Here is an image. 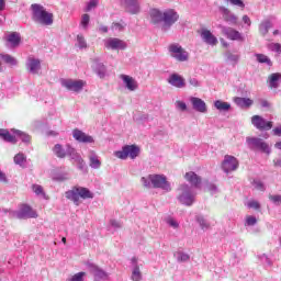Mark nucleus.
<instances>
[{"mask_svg": "<svg viewBox=\"0 0 281 281\" xmlns=\"http://www.w3.org/2000/svg\"><path fill=\"white\" fill-rule=\"evenodd\" d=\"M251 123L255 127H257L259 131H271L273 128V122L271 121H265L262 116L260 115H254L251 117Z\"/></svg>", "mask_w": 281, "mask_h": 281, "instance_id": "nucleus-10", "label": "nucleus"}, {"mask_svg": "<svg viewBox=\"0 0 281 281\" xmlns=\"http://www.w3.org/2000/svg\"><path fill=\"white\" fill-rule=\"evenodd\" d=\"M47 136H48V137H50V136H52V137H56V136H58V132H56V131H48V132H47Z\"/></svg>", "mask_w": 281, "mask_h": 281, "instance_id": "nucleus-58", "label": "nucleus"}, {"mask_svg": "<svg viewBox=\"0 0 281 281\" xmlns=\"http://www.w3.org/2000/svg\"><path fill=\"white\" fill-rule=\"evenodd\" d=\"M85 276H87V272H78L75 276H72V278L69 281H83L82 278H85Z\"/></svg>", "mask_w": 281, "mask_h": 281, "instance_id": "nucleus-42", "label": "nucleus"}, {"mask_svg": "<svg viewBox=\"0 0 281 281\" xmlns=\"http://www.w3.org/2000/svg\"><path fill=\"white\" fill-rule=\"evenodd\" d=\"M177 106L180 111H187L188 110V105L183 101H177Z\"/></svg>", "mask_w": 281, "mask_h": 281, "instance_id": "nucleus-51", "label": "nucleus"}, {"mask_svg": "<svg viewBox=\"0 0 281 281\" xmlns=\"http://www.w3.org/2000/svg\"><path fill=\"white\" fill-rule=\"evenodd\" d=\"M18 218H38V213L32 209L29 204L22 203L19 205V211L16 212Z\"/></svg>", "mask_w": 281, "mask_h": 281, "instance_id": "nucleus-8", "label": "nucleus"}, {"mask_svg": "<svg viewBox=\"0 0 281 281\" xmlns=\"http://www.w3.org/2000/svg\"><path fill=\"white\" fill-rule=\"evenodd\" d=\"M77 43H78V47H79L80 49L87 48V41L85 40V36L78 35V36H77Z\"/></svg>", "mask_w": 281, "mask_h": 281, "instance_id": "nucleus-39", "label": "nucleus"}, {"mask_svg": "<svg viewBox=\"0 0 281 281\" xmlns=\"http://www.w3.org/2000/svg\"><path fill=\"white\" fill-rule=\"evenodd\" d=\"M238 166L239 162L236 157L229 155L224 156V160L222 161V170H224L226 175H229V172L238 170Z\"/></svg>", "mask_w": 281, "mask_h": 281, "instance_id": "nucleus-6", "label": "nucleus"}, {"mask_svg": "<svg viewBox=\"0 0 281 281\" xmlns=\"http://www.w3.org/2000/svg\"><path fill=\"white\" fill-rule=\"evenodd\" d=\"M280 80H281L280 72H273L269 75L268 77L269 89H278V87H280V83H278Z\"/></svg>", "mask_w": 281, "mask_h": 281, "instance_id": "nucleus-19", "label": "nucleus"}, {"mask_svg": "<svg viewBox=\"0 0 281 281\" xmlns=\"http://www.w3.org/2000/svg\"><path fill=\"white\" fill-rule=\"evenodd\" d=\"M241 20L246 25H248V27L251 26V19L248 18V15H243Z\"/></svg>", "mask_w": 281, "mask_h": 281, "instance_id": "nucleus-55", "label": "nucleus"}, {"mask_svg": "<svg viewBox=\"0 0 281 281\" xmlns=\"http://www.w3.org/2000/svg\"><path fill=\"white\" fill-rule=\"evenodd\" d=\"M142 183L145 188H150V186H153V183L150 182V179H148V176L142 178Z\"/></svg>", "mask_w": 281, "mask_h": 281, "instance_id": "nucleus-50", "label": "nucleus"}, {"mask_svg": "<svg viewBox=\"0 0 281 281\" xmlns=\"http://www.w3.org/2000/svg\"><path fill=\"white\" fill-rule=\"evenodd\" d=\"M132 280L133 281H139L142 280V272L139 271V266H135L133 272H132Z\"/></svg>", "mask_w": 281, "mask_h": 281, "instance_id": "nucleus-35", "label": "nucleus"}, {"mask_svg": "<svg viewBox=\"0 0 281 281\" xmlns=\"http://www.w3.org/2000/svg\"><path fill=\"white\" fill-rule=\"evenodd\" d=\"M74 139L77 142H80L81 144H93V137L90 135H87L85 132L76 128L72 131Z\"/></svg>", "mask_w": 281, "mask_h": 281, "instance_id": "nucleus-14", "label": "nucleus"}, {"mask_svg": "<svg viewBox=\"0 0 281 281\" xmlns=\"http://www.w3.org/2000/svg\"><path fill=\"white\" fill-rule=\"evenodd\" d=\"M97 5H98V0H91V1L88 3L87 12H90V10H93V8H95Z\"/></svg>", "mask_w": 281, "mask_h": 281, "instance_id": "nucleus-52", "label": "nucleus"}, {"mask_svg": "<svg viewBox=\"0 0 281 281\" xmlns=\"http://www.w3.org/2000/svg\"><path fill=\"white\" fill-rule=\"evenodd\" d=\"M256 223H258V220H256V217L251 216V215H248L246 217V224L249 225V226H254L256 225Z\"/></svg>", "mask_w": 281, "mask_h": 281, "instance_id": "nucleus-46", "label": "nucleus"}, {"mask_svg": "<svg viewBox=\"0 0 281 281\" xmlns=\"http://www.w3.org/2000/svg\"><path fill=\"white\" fill-rule=\"evenodd\" d=\"M0 137L3 142H8L9 144H16V136L10 134V131L5 128H0Z\"/></svg>", "mask_w": 281, "mask_h": 281, "instance_id": "nucleus-22", "label": "nucleus"}, {"mask_svg": "<svg viewBox=\"0 0 281 281\" xmlns=\"http://www.w3.org/2000/svg\"><path fill=\"white\" fill-rule=\"evenodd\" d=\"M179 201L182 205H192L194 203V195L190 194V192H183L179 196Z\"/></svg>", "mask_w": 281, "mask_h": 281, "instance_id": "nucleus-27", "label": "nucleus"}, {"mask_svg": "<svg viewBox=\"0 0 281 281\" xmlns=\"http://www.w3.org/2000/svg\"><path fill=\"white\" fill-rule=\"evenodd\" d=\"M148 179L153 188L165 190V192H170V190H172L170 182H168V178L164 175H149Z\"/></svg>", "mask_w": 281, "mask_h": 281, "instance_id": "nucleus-3", "label": "nucleus"}, {"mask_svg": "<svg viewBox=\"0 0 281 281\" xmlns=\"http://www.w3.org/2000/svg\"><path fill=\"white\" fill-rule=\"evenodd\" d=\"M254 186L256 190H261V192H265V184L260 181H254Z\"/></svg>", "mask_w": 281, "mask_h": 281, "instance_id": "nucleus-53", "label": "nucleus"}, {"mask_svg": "<svg viewBox=\"0 0 281 281\" xmlns=\"http://www.w3.org/2000/svg\"><path fill=\"white\" fill-rule=\"evenodd\" d=\"M200 36L202 41L206 43V45H218V38H216V36H214V34H212V31L210 30L202 29L200 32Z\"/></svg>", "mask_w": 281, "mask_h": 281, "instance_id": "nucleus-11", "label": "nucleus"}, {"mask_svg": "<svg viewBox=\"0 0 281 281\" xmlns=\"http://www.w3.org/2000/svg\"><path fill=\"white\" fill-rule=\"evenodd\" d=\"M108 49H126V43L120 38L111 37L105 42Z\"/></svg>", "mask_w": 281, "mask_h": 281, "instance_id": "nucleus-16", "label": "nucleus"}, {"mask_svg": "<svg viewBox=\"0 0 281 281\" xmlns=\"http://www.w3.org/2000/svg\"><path fill=\"white\" fill-rule=\"evenodd\" d=\"M53 153L54 155L58 158V159H65V157H67V150H65L63 148V145L60 144H56L54 147H53Z\"/></svg>", "mask_w": 281, "mask_h": 281, "instance_id": "nucleus-28", "label": "nucleus"}, {"mask_svg": "<svg viewBox=\"0 0 281 281\" xmlns=\"http://www.w3.org/2000/svg\"><path fill=\"white\" fill-rule=\"evenodd\" d=\"M114 155L117 159H135L139 157V148L137 145H126L122 148V150L114 151Z\"/></svg>", "mask_w": 281, "mask_h": 281, "instance_id": "nucleus-4", "label": "nucleus"}, {"mask_svg": "<svg viewBox=\"0 0 281 281\" xmlns=\"http://www.w3.org/2000/svg\"><path fill=\"white\" fill-rule=\"evenodd\" d=\"M168 225H170V227H173L175 229H177V227H179V223L177 221H175V218H169L167 221Z\"/></svg>", "mask_w": 281, "mask_h": 281, "instance_id": "nucleus-54", "label": "nucleus"}, {"mask_svg": "<svg viewBox=\"0 0 281 281\" xmlns=\"http://www.w3.org/2000/svg\"><path fill=\"white\" fill-rule=\"evenodd\" d=\"M224 34H226L227 38H229L231 41H244L240 32L234 29H225Z\"/></svg>", "mask_w": 281, "mask_h": 281, "instance_id": "nucleus-23", "label": "nucleus"}, {"mask_svg": "<svg viewBox=\"0 0 281 281\" xmlns=\"http://www.w3.org/2000/svg\"><path fill=\"white\" fill-rule=\"evenodd\" d=\"M14 133H15V135H18L19 137H21V140H22L24 144H31V142H32V136H30L29 134H25V132H22V131H19V130H15Z\"/></svg>", "mask_w": 281, "mask_h": 281, "instance_id": "nucleus-33", "label": "nucleus"}, {"mask_svg": "<svg viewBox=\"0 0 281 281\" xmlns=\"http://www.w3.org/2000/svg\"><path fill=\"white\" fill-rule=\"evenodd\" d=\"M273 134L277 135L278 137H280L281 136V126L280 127H276L273 130Z\"/></svg>", "mask_w": 281, "mask_h": 281, "instance_id": "nucleus-59", "label": "nucleus"}, {"mask_svg": "<svg viewBox=\"0 0 281 281\" xmlns=\"http://www.w3.org/2000/svg\"><path fill=\"white\" fill-rule=\"evenodd\" d=\"M220 12H222L223 19L224 21H226V23H231L232 25H238V16L232 13L229 9L225 7H220Z\"/></svg>", "mask_w": 281, "mask_h": 281, "instance_id": "nucleus-15", "label": "nucleus"}, {"mask_svg": "<svg viewBox=\"0 0 281 281\" xmlns=\"http://www.w3.org/2000/svg\"><path fill=\"white\" fill-rule=\"evenodd\" d=\"M162 21L165 25H173V23L179 21V13L172 9H169L162 13Z\"/></svg>", "mask_w": 281, "mask_h": 281, "instance_id": "nucleus-13", "label": "nucleus"}, {"mask_svg": "<svg viewBox=\"0 0 281 281\" xmlns=\"http://www.w3.org/2000/svg\"><path fill=\"white\" fill-rule=\"evenodd\" d=\"M27 69L31 74H38V71H41V60L30 58L27 64Z\"/></svg>", "mask_w": 281, "mask_h": 281, "instance_id": "nucleus-24", "label": "nucleus"}, {"mask_svg": "<svg viewBox=\"0 0 281 281\" xmlns=\"http://www.w3.org/2000/svg\"><path fill=\"white\" fill-rule=\"evenodd\" d=\"M255 56L257 58V61L260 64L268 65L269 67L273 65V61H271V59L265 54H256Z\"/></svg>", "mask_w": 281, "mask_h": 281, "instance_id": "nucleus-31", "label": "nucleus"}, {"mask_svg": "<svg viewBox=\"0 0 281 281\" xmlns=\"http://www.w3.org/2000/svg\"><path fill=\"white\" fill-rule=\"evenodd\" d=\"M178 260L180 262H188V260H190V256L183 252H178Z\"/></svg>", "mask_w": 281, "mask_h": 281, "instance_id": "nucleus-47", "label": "nucleus"}, {"mask_svg": "<svg viewBox=\"0 0 281 281\" xmlns=\"http://www.w3.org/2000/svg\"><path fill=\"white\" fill-rule=\"evenodd\" d=\"M234 102L235 104H237V106H240L241 109H249V106L254 104V100L249 98H241V97H236L234 99Z\"/></svg>", "mask_w": 281, "mask_h": 281, "instance_id": "nucleus-21", "label": "nucleus"}, {"mask_svg": "<svg viewBox=\"0 0 281 281\" xmlns=\"http://www.w3.org/2000/svg\"><path fill=\"white\" fill-rule=\"evenodd\" d=\"M90 166L98 170L102 166V162L100 159H98V155H95V151L91 150L89 155Z\"/></svg>", "mask_w": 281, "mask_h": 281, "instance_id": "nucleus-29", "label": "nucleus"}, {"mask_svg": "<svg viewBox=\"0 0 281 281\" xmlns=\"http://www.w3.org/2000/svg\"><path fill=\"white\" fill-rule=\"evenodd\" d=\"M169 52L171 57L178 60V63H186L190 58V53L181 47L179 44H173L169 46Z\"/></svg>", "mask_w": 281, "mask_h": 281, "instance_id": "nucleus-5", "label": "nucleus"}, {"mask_svg": "<svg viewBox=\"0 0 281 281\" xmlns=\"http://www.w3.org/2000/svg\"><path fill=\"white\" fill-rule=\"evenodd\" d=\"M232 5H237V8H241V10H245V2L243 0H226Z\"/></svg>", "mask_w": 281, "mask_h": 281, "instance_id": "nucleus-41", "label": "nucleus"}, {"mask_svg": "<svg viewBox=\"0 0 281 281\" xmlns=\"http://www.w3.org/2000/svg\"><path fill=\"white\" fill-rule=\"evenodd\" d=\"M247 206L250 210H256L257 212H260V202L256 201V200H251L247 203Z\"/></svg>", "mask_w": 281, "mask_h": 281, "instance_id": "nucleus-38", "label": "nucleus"}, {"mask_svg": "<svg viewBox=\"0 0 281 281\" xmlns=\"http://www.w3.org/2000/svg\"><path fill=\"white\" fill-rule=\"evenodd\" d=\"M14 164H18L19 166H23V164H25V156L23 154L15 155Z\"/></svg>", "mask_w": 281, "mask_h": 281, "instance_id": "nucleus-40", "label": "nucleus"}, {"mask_svg": "<svg viewBox=\"0 0 281 281\" xmlns=\"http://www.w3.org/2000/svg\"><path fill=\"white\" fill-rule=\"evenodd\" d=\"M121 80H123L126 89H128V91H137V88L139 87V85L137 83V80H135V78L128 76V75H121L120 76Z\"/></svg>", "mask_w": 281, "mask_h": 281, "instance_id": "nucleus-17", "label": "nucleus"}, {"mask_svg": "<svg viewBox=\"0 0 281 281\" xmlns=\"http://www.w3.org/2000/svg\"><path fill=\"white\" fill-rule=\"evenodd\" d=\"M184 178L189 181V183H191V186H194V188H199V186H201V177L193 171L187 172Z\"/></svg>", "mask_w": 281, "mask_h": 281, "instance_id": "nucleus-20", "label": "nucleus"}, {"mask_svg": "<svg viewBox=\"0 0 281 281\" xmlns=\"http://www.w3.org/2000/svg\"><path fill=\"white\" fill-rule=\"evenodd\" d=\"M100 32H102L103 34H106V32H109V27L108 26H101Z\"/></svg>", "mask_w": 281, "mask_h": 281, "instance_id": "nucleus-62", "label": "nucleus"}, {"mask_svg": "<svg viewBox=\"0 0 281 281\" xmlns=\"http://www.w3.org/2000/svg\"><path fill=\"white\" fill-rule=\"evenodd\" d=\"M274 147L278 148L279 150H281V142L276 143Z\"/></svg>", "mask_w": 281, "mask_h": 281, "instance_id": "nucleus-63", "label": "nucleus"}, {"mask_svg": "<svg viewBox=\"0 0 281 281\" xmlns=\"http://www.w3.org/2000/svg\"><path fill=\"white\" fill-rule=\"evenodd\" d=\"M214 106L215 109H217V111H224V112H227L232 109V104H229L228 102H224L222 100L215 101Z\"/></svg>", "mask_w": 281, "mask_h": 281, "instance_id": "nucleus-30", "label": "nucleus"}, {"mask_svg": "<svg viewBox=\"0 0 281 281\" xmlns=\"http://www.w3.org/2000/svg\"><path fill=\"white\" fill-rule=\"evenodd\" d=\"M0 182L8 183V178L5 177V173H3V171H0Z\"/></svg>", "mask_w": 281, "mask_h": 281, "instance_id": "nucleus-56", "label": "nucleus"}, {"mask_svg": "<svg viewBox=\"0 0 281 281\" xmlns=\"http://www.w3.org/2000/svg\"><path fill=\"white\" fill-rule=\"evenodd\" d=\"M196 222L199 223L200 227H202V229H210V223H207L203 216H198Z\"/></svg>", "mask_w": 281, "mask_h": 281, "instance_id": "nucleus-37", "label": "nucleus"}, {"mask_svg": "<svg viewBox=\"0 0 281 281\" xmlns=\"http://www.w3.org/2000/svg\"><path fill=\"white\" fill-rule=\"evenodd\" d=\"M190 100L194 111H198V113H207V104H205V101L196 97H192Z\"/></svg>", "mask_w": 281, "mask_h": 281, "instance_id": "nucleus-18", "label": "nucleus"}, {"mask_svg": "<svg viewBox=\"0 0 281 281\" xmlns=\"http://www.w3.org/2000/svg\"><path fill=\"white\" fill-rule=\"evenodd\" d=\"M269 30H271V22L266 21L260 24L259 32L262 36H267V34H269Z\"/></svg>", "mask_w": 281, "mask_h": 281, "instance_id": "nucleus-34", "label": "nucleus"}, {"mask_svg": "<svg viewBox=\"0 0 281 281\" xmlns=\"http://www.w3.org/2000/svg\"><path fill=\"white\" fill-rule=\"evenodd\" d=\"M149 16L153 23H161V21H164V13L158 9H151L149 11Z\"/></svg>", "mask_w": 281, "mask_h": 281, "instance_id": "nucleus-26", "label": "nucleus"}, {"mask_svg": "<svg viewBox=\"0 0 281 281\" xmlns=\"http://www.w3.org/2000/svg\"><path fill=\"white\" fill-rule=\"evenodd\" d=\"M274 166H279V167L281 168V160H277V161L274 162Z\"/></svg>", "mask_w": 281, "mask_h": 281, "instance_id": "nucleus-64", "label": "nucleus"}, {"mask_svg": "<svg viewBox=\"0 0 281 281\" xmlns=\"http://www.w3.org/2000/svg\"><path fill=\"white\" fill-rule=\"evenodd\" d=\"M32 190H33V192H35L37 195L45 194V192L43 191V187H41V184H33V186H32Z\"/></svg>", "mask_w": 281, "mask_h": 281, "instance_id": "nucleus-45", "label": "nucleus"}, {"mask_svg": "<svg viewBox=\"0 0 281 281\" xmlns=\"http://www.w3.org/2000/svg\"><path fill=\"white\" fill-rule=\"evenodd\" d=\"M139 2H127V12L130 14H139Z\"/></svg>", "mask_w": 281, "mask_h": 281, "instance_id": "nucleus-32", "label": "nucleus"}, {"mask_svg": "<svg viewBox=\"0 0 281 281\" xmlns=\"http://www.w3.org/2000/svg\"><path fill=\"white\" fill-rule=\"evenodd\" d=\"M66 199L72 201L75 205H80V199H93V192H91L88 188L75 186L71 190L66 191L65 193Z\"/></svg>", "mask_w": 281, "mask_h": 281, "instance_id": "nucleus-2", "label": "nucleus"}, {"mask_svg": "<svg viewBox=\"0 0 281 281\" xmlns=\"http://www.w3.org/2000/svg\"><path fill=\"white\" fill-rule=\"evenodd\" d=\"M112 30H119V32H122V30H124V24L120 22H113Z\"/></svg>", "mask_w": 281, "mask_h": 281, "instance_id": "nucleus-49", "label": "nucleus"}, {"mask_svg": "<svg viewBox=\"0 0 281 281\" xmlns=\"http://www.w3.org/2000/svg\"><path fill=\"white\" fill-rule=\"evenodd\" d=\"M167 82H169L171 87H176V89H183V87H186V79L179 74H171Z\"/></svg>", "mask_w": 281, "mask_h": 281, "instance_id": "nucleus-12", "label": "nucleus"}, {"mask_svg": "<svg viewBox=\"0 0 281 281\" xmlns=\"http://www.w3.org/2000/svg\"><path fill=\"white\" fill-rule=\"evenodd\" d=\"M31 10L35 23H40L41 25H52L54 23V14L47 12L45 7L34 3L31 5Z\"/></svg>", "mask_w": 281, "mask_h": 281, "instance_id": "nucleus-1", "label": "nucleus"}, {"mask_svg": "<svg viewBox=\"0 0 281 281\" xmlns=\"http://www.w3.org/2000/svg\"><path fill=\"white\" fill-rule=\"evenodd\" d=\"M226 57L231 63H238V58H240V56L232 54L231 52L226 53Z\"/></svg>", "mask_w": 281, "mask_h": 281, "instance_id": "nucleus-44", "label": "nucleus"}, {"mask_svg": "<svg viewBox=\"0 0 281 281\" xmlns=\"http://www.w3.org/2000/svg\"><path fill=\"white\" fill-rule=\"evenodd\" d=\"M5 9V0H0V11Z\"/></svg>", "mask_w": 281, "mask_h": 281, "instance_id": "nucleus-61", "label": "nucleus"}, {"mask_svg": "<svg viewBox=\"0 0 281 281\" xmlns=\"http://www.w3.org/2000/svg\"><path fill=\"white\" fill-rule=\"evenodd\" d=\"M89 21H90V16H89V14H83L82 15V19H81V25L82 26H85V27H87L88 25H89Z\"/></svg>", "mask_w": 281, "mask_h": 281, "instance_id": "nucleus-48", "label": "nucleus"}, {"mask_svg": "<svg viewBox=\"0 0 281 281\" xmlns=\"http://www.w3.org/2000/svg\"><path fill=\"white\" fill-rule=\"evenodd\" d=\"M189 85H191V87H199V80H196V79H189Z\"/></svg>", "mask_w": 281, "mask_h": 281, "instance_id": "nucleus-57", "label": "nucleus"}, {"mask_svg": "<svg viewBox=\"0 0 281 281\" xmlns=\"http://www.w3.org/2000/svg\"><path fill=\"white\" fill-rule=\"evenodd\" d=\"M247 144L250 146V148H256L257 150H261V153H266V155H271L269 144L265 143L262 138L249 137L247 138Z\"/></svg>", "mask_w": 281, "mask_h": 281, "instance_id": "nucleus-7", "label": "nucleus"}, {"mask_svg": "<svg viewBox=\"0 0 281 281\" xmlns=\"http://www.w3.org/2000/svg\"><path fill=\"white\" fill-rule=\"evenodd\" d=\"M85 85H87L83 80H72V79H64L61 80V86L65 87L68 91H82Z\"/></svg>", "mask_w": 281, "mask_h": 281, "instance_id": "nucleus-9", "label": "nucleus"}, {"mask_svg": "<svg viewBox=\"0 0 281 281\" xmlns=\"http://www.w3.org/2000/svg\"><path fill=\"white\" fill-rule=\"evenodd\" d=\"M271 52H277V54H281V45L280 43H272L269 45Z\"/></svg>", "mask_w": 281, "mask_h": 281, "instance_id": "nucleus-43", "label": "nucleus"}, {"mask_svg": "<svg viewBox=\"0 0 281 281\" xmlns=\"http://www.w3.org/2000/svg\"><path fill=\"white\" fill-rule=\"evenodd\" d=\"M8 43H10L11 47H19L21 45V34L13 32L7 37Z\"/></svg>", "mask_w": 281, "mask_h": 281, "instance_id": "nucleus-25", "label": "nucleus"}, {"mask_svg": "<svg viewBox=\"0 0 281 281\" xmlns=\"http://www.w3.org/2000/svg\"><path fill=\"white\" fill-rule=\"evenodd\" d=\"M0 58H2V60H4V63H7L8 65H16V59H14V57H12L11 55H0Z\"/></svg>", "mask_w": 281, "mask_h": 281, "instance_id": "nucleus-36", "label": "nucleus"}, {"mask_svg": "<svg viewBox=\"0 0 281 281\" xmlns=\"http://www.w3.org/2000/svg\"><path fill=\"white\" fill-rule=\"evenodd\" d=\"M261 106H263V108H269V106H270L269 101H267V100H261Z\"/></svg>", "mask_w": 281, "mask_h": 281, "instance_id": "nucleus-60", "label": "nucleus"}]
</instances>
